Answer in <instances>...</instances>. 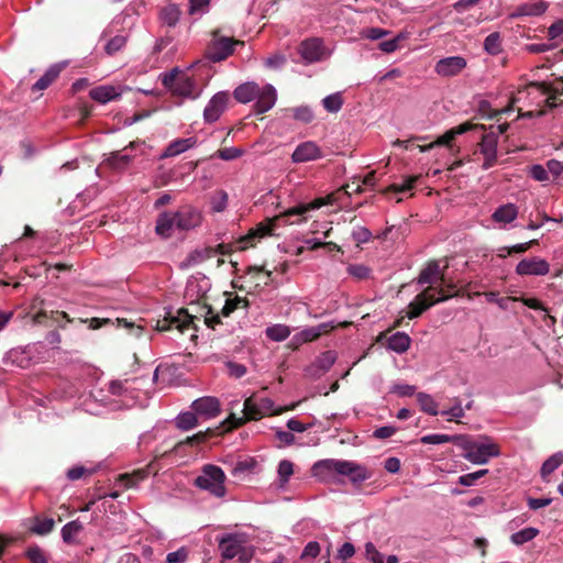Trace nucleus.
<instances>
[{"label": "nucleus", "mask_w": 563, "mask_h": 563, "mask_svg": "<svg viewBox=\"0 0 563 563\" xmlns=\"http://www.w3.org/2000/svg\"><path fill=\"white\" fill-rule=\"evenodd\" d=\"M332 202V195H329L327 197H320L316 198L314 200L306 203H299L292 208L287 209L283 213L275 216L273 218H267L260 223H257L254 228L250 229L249 232L239 238L236 241L238 249L240 251H245L249 247H252L256 244L257 241L265 236L273 235V232L275 228L277 227V223L282 220H285L286 222L288 219L292 216H301L303 217L308 212L312 210H317L328 203Z\"/></svg>", "instance_id": "nucleus-1"}, {"label": "nucleus", "mask_w": 563, "mask_h": 563, "mask_svg": "<svg viewBox=\"0 0 563 563\" xmlns=\"http://www.w3.org/2000/svg\"><path fill=\"white\" fill-rule=\"evenodd\" d=\"M312 474L323 482L333 479L336 474L349 476L353 483H361L371 477V473L358 464L332 459L314 463Z\"/></svg>", "instance_id": "nucleus-2"}, {"label": "nucleus", "mask_w": 563, "mask_h": 563, "mask_svg": "<svg viewBox=\"0 0 563 563\" xmlns=\"http://www.w3.org/2000/svg\"><path fill=\"white\" fill-rule=\"evenodd\" d=\"M159 78L163 86L174 96L197 99L201 95V89L197 86L195 79L178 68L162 74Z\"/></svg>", "instance_id": "nucleus-3"}, {"label": "nucleus", "mask_w": 563, "mask_h": 563, "mask_svg": "<svg viewBox=\"0 0 563 563\" xmlns=\"http://www.w3.org/2000/svg\"><path fill=\"white\" fill-rule=\"evenodd\" d=\"M459 445L464 451L461 455L474 464H486L490 457L500 455L499 445L488 439L485 441H474L461 435Z\"/></svg>", "instance_id": "nucleus-4"}, {"label": "nucleus", "mask_w": 563, "mask_h": 563, "mask_svg": "<svg viewBox=\"0 0 563 563\" xmlns=\"http://www.w3.org/2000/svg\"><path fill=\"white\" fill-rule=\"evenodd\" d=\"M225 474L221 467L213 464H206L201 470V475L196 477L194 484L200 489L208 490L216 497L225 495Z\"/></svg>", "instance_id": "nucleus-5"}, {"label": "nucleus", "mask_w": 563, "mask_h": 563, "mask_svg": "<svg viewBox=\"0 0 563 563\" xmlns=\"http://www.w3.org/2000/svg\"><path fill=\"white\" fill-rule=\"evenodd\" d=\"M235 45H244V42L222 36L219 30H214L212 38L206 48L205 57L213 63L222 62L234 53Z\"/></svg>", "instance_id": "nucleus-6"}, {"label": "nucleus", "mask_w": 563, "mask_h": 563, "mask_svg": "<svg viewBox=\"0 0 563 563\" xmlns=\"http://www.w3.org/2000/svg\"><path fill=\"white\" fill-rule=\"evenodd\" d=\"M197 318V316L190 314L187 309L180 308L177 310L176 316L167 312L162 320H157L156 330L163 332L170 329H177L180 333H185L190 329L197 330L194 322Z\"/></svg>", "instance_id": "nucleus-7"}, {"label": "nucleus", "mask_w": 563, "mask_h": 563, "mask_svg": "<svg viewBox=\"0 0 563 563\" xmlns=\"http://www.w3.org/2000/svg\"><path fill=\"white\" fill-rule=\"evenodd\" d=\"M258 402L255 397H249L244 401L243 406V415L242 417H236L234 413H231L229 418L225 420L228 428L225 431H231L236 429L247 421H256L263 418L262 410L257 407Z\"/></svg>", "instance_id": "nucleus-8"}, {"label": "nucleus", "mask_w": 563, "mask_h": 563, "mask_svg": "<svg viewBox=\"0 0 563 563\" xmlns=\"http://www.w3.org/2000/svg\"><path fill=\"white\" fill-rule=\"evenodd\" d=\"M435 289H437V287L429 286L423 291L418 294L408 306L407 318H409V319L418 318L430 307L438 303V300H434V290Z\"/></svg>", "instance_id": "nucleus-9"}, {"label": "nucleus", "mask_w": 563, "mask_h": 563, "mask_svg": "<svg viewBox=\"0 0 563 563\" xmlns=\"http://www.w3.org/2000/svg\"><path fill=\"white\" fill-rule=\"evenodd\" d=\"M497 145L498 135L490 131L483 134L481 142L478 143L479 153L484 157L482 168L487 170L496 165L497 163Z\"/></svg>", "instance_id": "nucleus-10"}, {"label": "nucleus", "mask_w": 563, "mask_h": 563, "mask_svg": "<svg viewBox=\"0 0 563 563\" xmlns=\"http://www.w3.org/2000/svg\"><path fill=\"white\" fill-rule=\"evenodd\" d=\"M176 229L189 231L201 224V212L191 206H184L175 212Z\"/></svg>", "instance_id": "nucleus-11"}, {"label": "nucleus", "mask_w": 563, "mask_h": 563, "mask_svg": "<svg viewBox=\"0 0 563 563\" xmlns=\"http://www.w3.org/2000/svg\"><path fill=\"white\" fill-rule=\"evenodd\" d=\"M230 95L227 91L216 93L203 110V119L207 123H213L225 111Z\"/></svg>", "instance_id": "nucleus-12"}, {"label": "nucleus", "mask_w": 563, "mask_h": 563, "mask_svg": "<svg viewBox=\"0 0 563 563\" xmlns=\"http://www.w3.org/2000/svg\"><path fill=\"white\" fill-rule=\"evenodd\" d=\"M227 428H228V424L224 420L223 422L220 423L219 427H217L214 429L208 428L205 431H199L198 433H196L191 437H187L185 440L178 441L174 445L173 451L180 452L181 448L185 445L198 446L200 444H203L212 437L223 433V432H227L225 431Z\"/></svg>", "instance_id": "nucleus-13"}, {"label": "nucleus", "mask_w": 563, "mask_h": 563, "mask_svg": "<svg viewBox=\"0 0 563 563\" xmlns=\"http://www.w3.org/2000/svg\"><path fill=\"white\" fill-rule=\"evenodd\" d=\"M191 410L196 411L201 419L209 420L220 415L221 406L218 398L205 396L191 404Z\"/></svg>", "instance_id": "nucleus-14"}, {"label": "nucleus", "mask_w": 563, "mask_h": 563, "mask_svg": "<svg viewBox=\"0 0 563 563\" xmlns=\"http://www.w3.org/2000/svg\"><path fill=\"white\" fill-rule=\"evenodd\" d=\"M390 332L391 329L380 332L377 336V341L382 342L383 340H386L387 347L389 350L397 353H405L410 347V336L405 332H396L393 335L388 336Z\"/></svg>", "instance_id": "nucleus-15"}, {"label": "nucleus", "mask_w": 563, "mask_h": 563, "mask_svg": "<svg viewBox=\"0 0 563 563\" xmlns=\"http://www.w3.org/2000/svg\"><path fill=\"white\" fill-rule=\"evenodd\" d=\"M322 157V151L312 141L300 143L294 151L291 159L294 163H306Z\"/></svg>", "instance_id": "nucleus-16"}, {"label": "nucleus", "mask_w": 563, "mask_h": 563, "mask_svg": "<svg viewBox=\"0 0 563 563\" xmlns=\"http://www.w3.org/2000/svg\"><path fill=\"white\" fill-rule=\"evenodd\" d=\"M549 271L550 266L548 262L538 257L525 258L520 261L516 267V273L518 275L543 276L547 275Z\"/></svg>", "instance_id": "nucleus-17"}, {"label": "nucleus", "mask_w": 563, "mask_h": 563, "mask_svg": "<svg viewBox=\"0 0 563 563\" xmlns=\"http://www.w3.org/2000/svg\"><path fill=\"white\" fill-rule=\"evenodd\" d=\"M254 103V111L256 114H264L269 111L276 103L277 92L272 85H266L260 88V95L256 96Z\"/></svg>", "instance_id": "nucleus-18"}, {"label": "nucleus", "mask_w": 563, "mask_h": 563, "mask_svg": "<svg viewBox=\"0 0 563 563\" xmlns=\"http://www.w3.org/2000/svg\"><path fill=\"white\" fill-rule=\"evenodd\" d=\"M466 67L465 58L451 56L440 59L435 65V71L444 77L455 76Z\"/></svg>", "instance_id": "nucleus-19"}, {"label": "nucleus", "mask_w": 563, "mask_h": 563, "mask_svg": "<svg viewBox=\"0 0 563 563\" xmlns=\"http://www.w3.org/2000/svg\"><path fill=\"white\" fill-rule=\"evenodd\" d=\"M219 550L223 559L231 560L242 551V540L238 534L223 536L219 539Z\"/></svg>", "instance_id": "nucleus-20"}, {"label": "nucleus", "mask_w": 563, "mask_h": 563, "mask_svg": "<svg viewBox=\"0 0 563 563\" xmlns=\"http://www.w3.org/2000/svg\"><path fill=\"white\" fill-rule=\"evenodd\" d=\"M439 282L445 283V274L444 271L440 269L439 263L437 261H432L424 269L421 271L418 283L435 286Z\"/></svg>", "instance_id": "nucleus-21"}, {"label": "nucleus", "mask_w": 563, "mask_h": 563, "mask_svg": "<svg viewBox=\"0 0 563 563\" xmlns=\"http://www.w3.org/2000/svg\"><path fill=\"white\" fill-rule=\"evenodd\" d=\"M299 53L306 62H317L321 58L323 53L322 43L318 38L306 40L300 44Z\"/></svg>", "instance_id": "nucleus-22"}, {"label": "nucleus", "mask_w": 563, "mask_h": 563, "mask_svg": "<svg viewBox=\"0 0 563 563\" xmlns=\"http://www.w3.org/2000/svg\"><path fill=\"white\" fill-rule=\"evenodd\" d=\"M529 86L536 88L542 95H548L545 103L549 108L552 109L563 104V99H559V96L562 95L558 86L549 85L547 82H531Z\"/></svg>", "instance_id": "nucleus-23"}, {"label": "nucleus", "mask_w": 563, "mask_h": 563, "mask_svg": "<svg viewBox=\"0 0 563 563\" xmlns=\"http://www.w3.org/2000/svg\"><path fill=\"white\" fill-rule=\"evenodd\" d=\"M176 228L175 212H163L158 214L155 231L162 238L168 239L173 235Z\"/></svg>", "instance_id": "nucleus-24"}, {"label": "nucleus", "mask_w": 563, "mask_h": 563, "mask_svg": "<svg viewBox=\"0 0 563 563\" xmlns=\"http://www.w3.org/2000/svg\"><path fill=\"white\" fill-rule=\"evenodd\" d=\"M476 128L485 129L484 125L473 124L471 122L462 123V124L446 131L443 135L439 136L434 141L435 146H438V145L450 146L451 142L455 139L456 135L463 134V133L468 132Z\"/></svg>", "instance_id": "nucleus-25"}, {"label": "nucleus", "mask_w": 563, "mask_h": 563, "mask_svg": "<svg viewBox=\"0 0 563 563\" xmlns=\"http://www.w3.org/2000/svg\"><path fill=\"white\" fill-rule=\"evenodd\" d=\"M260 95V86L255 82H244L238 86L233 91V97L238 102L247 103Z\"/></svg>", "instance_id": "nucleus-26"}, {"label": "nucleus", "mask_w": 563, "mask_h": 563, "mask_svg": "<svg viewBox=\"0 0 563 563\" xmlns=\"http://www.w3.org/2000/svg\"><path fill=\"white\" fill-rule=\"evenodd\" d=\"M89 96L95 101L104 104L111 100L117 99L120 96V92L117 91L115 87L104 85L91 89Z\"/></svg>", "instance_id": "nucleus-27"}, {"label": "nucleus", "mask_w": 563, "mask_h": 563, "mask_svg": "<svg viewBox=\"0 0 563 563\" xmlns=\"http://www.w3.org/2000/svg\"><path fill=\"white\" fill-rule=\"evenodd\" d=\"M196 144L195 137L177 139L173 141L162 154V158L173 157L184 153L185 151L194 147Z\"/></svg>", "instance_id": "nucleus-28"}, {"label": "nucleus", "mask_w": 563, "mask_h": 563, "mask_svg": "<svg viewBox=\"0 0 563 563\" xmlns=\"http://www.w3.org/2000/svg\"><path fill=\"white\" fill-rule=\"evenodd\" d=\"M180 14L181 11L178 4L168 3L159 10L158 16L163 24L174 27L178 23Z\"/></svg>", "instance_id": "nucleus-29"}, {"label": "nucleus", "mask_w": 563, "mask_h": 563, "mask_svg": "<svg viewBox=\"0 0 563 563\" xmlns=\"http://www.w3.org/2000/svg\"><path fill=\"white\" fill-rule=\"evenodd\" d=\"M434 287H437L434 290V300H438V302L459 296L456 285L451 279L445 278V283L439 282Z\"/></svg>", "instance_id": "nucleus-30"}, {"label": "nucleus", "mask_w": 563, "mask_h": 563, "mask_svg": "<svg viewBox=\"0 0 563 563\" xmlns=\"http://www.w3.org/2000/svg\"><path fill=\"white\" fill-rule=\"evenodd\" d=\"M62 68L58 65L51 66L45 74L32 86L33 91H41L49 87L59 76Z\"/></svg>", "instance_id": "nucleus-31"}, {"label": "nucleus", "mask_w": 563, "mask_h": 563, "mask_svg": "<svg viewBox=\"0 0 563 563\" xmlns=\"http://www.w3.org/2000/svg\"><path fill=\"white\" fill-rule=\"evenodd\" d=\"M54 527H55L54 519L35 516L33 518V525L29 528V530L33 534L46 536L53 531Z\"/></svg>", "instance_id": "nucleus-32"}, {"label": "nucleus", "mask_w": 563, "mask_h": 563, "mask_svg": "<svg viewBox=\"0 0 563 563\" xmlns=\"http://www.w3.org/2000/svg\"><path fill=\"white\" fill-rule=\"evenodd\" d=\"M517 207L512 203H507L496 209L493 213V219L496 222L510 223L517 218Z\"/></svg>", "instance_id": "nucleus-33"}, {"label": "nucleus", "mask_w": 563, "mask_h": 563, "mask_svg": "<svg viewBox=\"0 0 563 563\" xmlns=\"http://www.w3.org/2000/svg\"><path fill=\"white\" fill-rule=\"evenodd\" d=\"M82 530L84 526L78 519L66 523L62 529L63 541L68 544L77 542V537Z\"/></svg>", "instance_id": "nucleus-34"}, {"label": "nucleus", "mask_w": 563, "mask_h": 563, "mask_svg": "<svg viewBox=\"0 0 563 563\" xmlns=\"http://www.w3.org/2000/svg\"><path fill=\"white\" fill-rule=\"evenodd\" d=\"M199 416L196 411L181 412L176 418V427L183 431H188L196 428L199 424Z\"/></svg>", "instance_id": "nucleus-35"}, {"label": "nucleus", "mask_w": 563, "mask_h": 563, "mask_svg": "<svg viewBox=\"0 0 563 563\" xmlns=\"http://www.w3.org/2000/svg\"><path fill=\"white\" fill-rule=\"evenodd\" d=\"M325 332H328V324L322 323L318 327H311L302 330L294 339H297L299 342H312L319 339L320 335Z\"/></svg>", "instance_id": "nucleus-36"}, {"label": "nucleus", "mask_w": 563, "mask_h": 563, "mask_svg": "<svg viewBox=\"0 0 563 563\" xmlns=\"http://www.w3.org/2000/svg\"><path fill=\"white\" fill-rule=\"evenodd\" d=\"M416 398L420 409L423 412L431 416H437L439 413L438 404L434 401L431 395L420 391L416 394Z\"/></svg>", "instance_id": "nucleus-37"}, {"label": "nucleus", "mask_w": 563, "mask_h": 563, "mask_svg": "<svg viewBox=\"0 0 563 563\" xmlns=\"http://www.w3.org/2000/svg\"><path fill=\"white\" fill-rule=\"evenodd\" d=\"M563 464V452H558L551 455L541 467V476L545 479L556 468Z\"/></svg>", "instance_id": "nucleus-38"}, {"label": "nucleus", "mask_w": 563, "mask_h": 563, "mask_svg": "<svg viewBox=\"0 0 563 563\" xmlns=\"http://www.w3.org/2000/svg\"><path fill=\"white\" fill-rule=\"evenodd\" d=\"M547 4L543 1L523 3L518 8L519 15L538 16L545 12Z\"/></svg>", "instance_id": "nucleus-39"}, {"label": "nucleus", "mask_w": 563, "mask_h": 563, "mask_svg": "<svg viewBox=\"0 0 563 563\" xmlns=\"http://www.w3.org/2000/svg\"><path fill=\"white\" fill-rule=\"evenodd\" d=\"M266 336L275 342H282L290 335L289 327L285 324H274L265 331Z\"/></svg>", "instance_id": "nucleus-40"}, {"label": "nucleus", "mask_w": 563, "mask_h": 563, "mask_svg": "<svg viewBox=\"0 0 563 563\" xmlns=\"http://www.w3.org/2000/svg\"><path fill=\"white\" fill-rule=\"evenodd\" d=\"M539 534V530L537 528H525L516 533H512L510 540L516 545H521L528 541H531Z\"/></svg>", "instance_id": "nucleus-41"}, {"label": "nucleus", "mask_w": 563, "mask_h": 563, "mask_svg": "<svg viewBox=\"0 0 563 563\" xmlns=\"http://www.w3.org/2000/svg\"><path fill=\"white\" fill-rule=\"evenodd\" d=\"M461 435H448V434H428L420 439L423 444H442V443H455L459 445Z\"/></svg>", "instance_id": "nucleus-42"}, {"label": "nucleus", "mask_w": 563, "mask_h": 563, "mask_svg": "<svg viewBox=\"0 0 563 563\" xmlns=\"http://www.w3.org/2000/svg\"><path fill=\"white\" fill-rule=\"evenodd\" d=\"M148 472L144 468L134 471L132 474L125 473L120 475V481L126 488L134 487L139 482L145 479Z\"/></svg>", "instance_id": "nucleus-43"}, {"label": "nucleus", "mask_w": 563, "mask_h": 563, "mask_svg": "<svg viewBox=\"0 0 563 563\" xmlns=\"http://www.w3.org/2000/svg\"><path fill=\"white\" fill-rule=\"evenodd\" d=\"M484 48L492 55H497L501 52V38L498 32L490 33L484 41Z\"/></svg>", "instance_id": "nucleus-44"}, {"label": "nucleus", "mask_w": 563, "mask_h": 563, "mask_svg": "<svg viewBox=\"0 0 563 563\" xmlns=\"http://www.w3.org/2000/svg\"><path fill=\"white\" fill-rule=\"evenodd\" d=\"M131 159L132 157L130 155L122 154L120 151H117L112 152L107 161L112 168L122 169L130 164Z\"/></svg>", "instance_id": "nucleus-45"}, {"label": "nucleus", "mask_w": 563, "mask_h": 563, "mask_svg": "<svg viewBox=\"0 0 563 563\" xmlns=\"http://www.w3.org/2000/svg\"><path fill=\"white\" fill-rule=\"evenodd\" d=\"M420 177H421L420 175L408 176L405 179L404 184H401V185L393 184L386 189V192H396V194L406 192L413 188L415 184L420 179Z\"/></svg>", "instance_id": "nucleus-46"}, {"label": "nucleus", "mask_w": 563, "mask_h": 563, "mask_svg": "<svg viewBox=\"0 0 563 563\" xmlns=\"http://www.w3.org/2000/svg\"><path fill=\"white\" fill-rule=\"evenodd\" d=\"M47 318H51L56 322L59 321V318L66 319L67 322H73V319H70L69 316L64 311H51L48 314L46 310L38 311L34 317V321L42 323Z\"/></svg>", "instance_id": "nucleus-47"}, {"label": "nucleus", "mask_w": 563, "mask_h": 563, "mask_svg": "<svg viewBox=\"0 0 563 563\" xmlns=\"http://www.w3.org/2000/svg\"><path fill=\"white\" fill-rule=\"evenodd\" d=\"M126 44V36L124 35H115L104 46V51L108 55L112 56L119 51H121Z\"/></svg>", "instance_id": "nucleus-48"}, {"label": "nucleus", "mask_w": 563, "mask_h": 563, "mask_svg": "<svg viewBox=\"0 0 563 563\" xmlns=\"http://www.w3.org/2000/svg\"><path fill=\"white\" fill-rule=\"evenodd\" d=\"M243 303L244 307L249 306V301L246 298H241L239 296H235L232 299H227L225 303L221 310V314L223 317H229L233 311H235L239 306Z\"/></svg>", "instance_id": "nucleus-49"}, {"label": "nucleus", "mask_w": 563, "mask_h": 563, "mask_svg": "<svg viewBox=\"0 0 563 563\" xmlns=\"http://www.w3.org/2000/svg\"><path fill=\"white\" fill-rule=\"evenodd\" d=\"M322 103L327 111L334 113L342 108L343 99L340 93H333L325 97L322 100Z\"/></svg>", "instance_id": "nucleus-50"}, {"label": "nucleus", "mask_w": 563, "mask_h": 563, "mask_svg": "<svg viewBox=\"0 0 563 563\" xmlns=\"http://www.w3.org/2000/svg\"><path fill=\"white\" fill-rule=\"evenodd\" d=\"M291 111L294 119L302 123H310L314 118L312 110L307 106L294 108Z\"/></svg>", "instance_id": "nucleus-51"}, {"label": "nucleus", "mask_w": 563, "mask_h": 563, "mask_svg": "<svg viewBox=\"0 0 563 563\" xmlns=\"http://www.w3.org/2000/svg\"><path fill=\"white\" fill-rule=\"evenodd\" d=\"M202 309L205 310V323L208 328L214 329L217 324H221L220 316L213 313L210 305L203 302Z\"/></svg>", "instance_id": "nucleus-52"}, {"label": "nucleus", "mask_w": 563, "mask_h": 563, "mask_svg": "<svg viewBox=\"0 0 563 563\" xmlns=\"http://www.w3.org/2000/svg\"><path fill=\"white\" fill-rule=\"evenodd\" d=\"M488 473V470L483 468L474 473L464 474L459 477V484L463 486H473L477 479L482 478Z\"/></svg>", "instance_id": "nucleus-53"}, {"label": "nucleus", "mask_w": 563, "mask_h": 563, "mask_svg": "<svg viewBox=\"0 0 563 563\" xmlns=\"http://www.w3.org/2000/svg\"><path fill=\"white\" fill-rule=\"evenodd\" d=\"M294 473V464L288 460H283L278 465V476L280 478L282 484H285L289 481L290 476Z\"/></svg>", "instance_id": "nucleus-54"}, {"label": "nucleus", "mask_w": 563, "mask_h": 563, "mask_svg": "<svg viewBox=\"0 0 563 563\" xmlns=\"http://www.w3.org/2000/svg\"><path fill=\"white\" fill-rule=\"evenodd\" d=\"M243 151L238 147H223L218 150L217 156L223 161H232L242 156Z\"/></svg>", "instance_id": "nucleus-55"}, {"label": "nucleus", "mask_w": 563, "mask_h": 563, "mask_svg": "<svg viewBox=\"0 0 563 563\" xmlns=\"http://www.w3.org/2000/svg\"><path fill=\"white\" fill-rule=\"evenodd\" d=\"M257 407L260 408V410H262V416L265 417V416H269V415H279L282 413L284 410L283 409H279V410H273V406H274V402L269 399V398H260L257 399Z\"/></svg>", "instance_id": "nucleus-56"}, {"label": "nucleus", "mask_w": 563, "mask_h": 563, "mask_svg": "<svg viewBox=\"0 0 563 563\" xmlns=\"http://www.w3.org/2000/svg\"><path fill=\"white\" fill-rule=\"evenodd\" d=\"M353 240L356 242V245L360 246L363 243H367L372 239V232L365 228L361 227L352 233Z\"/></svg>", "instance_id": "nucleus-57"}, {"label": "nucleus", "mask_w": 563, "mask_h": 563, "mask_svg": "<svg viewBox=\"0 0 563 563\" xmlns=\"http://www.w3.org/2000/svg\"><path fill=\"white\" fill-rule=\"evenodd\" d=\"M287 62V58L283 54H274L265 59V66L271 69H279Z\"/></svg>", "instance_id": "nucleus-58"}, {"label": "nucleus", "mask_w": 563, "mask_h": 563, "mask_svg": "<svg viewBox=\"0 0 563 563\" xmlns=\"http://www.w3.org/2000/svg\"><path fill=\"white\" fill-rule=\"evenodd\" d=\"M530 176L537 181H547L549 180V172L548 168L542 165H533L530 168Z\"/></svg>", "instance_id": "nucleus-59"}, {"label": "nucleus", "mask_w": 563, "mask_h": 563, "mask_svg": "<svg viewBox=\"0 0 563 563\" xmlns=\"http://www.w3.org/2000/svg\"><path fill=\"white\" fill-rule=\"evenodd\" d=\"M188 558V551L186 548H180L175 552H170L166 556L167 563H184Z\"/></svg>", "instance_id": "nucleus-60"}, {"label": "nucleus", "mask_w": 563, "mask_h": 563, "mask_svg": "<svg viewBox=\"0 0 563 563\" xmlns=\"http://www.w3.org/2000/svg\"><path fill=\"white\" fill-rule=\"evenodd\" d=\"M335 362V356L332 351H327L318 358V366L322 371H328Z\"/></svg>", "instance_id": "nucleus-61"}, {"label": "nucleus", "mask_w": 563, "mask_h": 563, "mask_svg": "<svg viewBox=\"0 0 563 563\" xmlns=\"http://www.w3.org/2000/svg\"><path fill=\"white\" fill-rule=\"evenodd\" d=\"M26 556L31 563H47L43 551L38 547L29 548Z\"/></svg>", "instance_id": "nucleus-62"}, {"label": "nucleus", "mask_w": 563, "mask_h": 563, "mask_svg": "<svg viewBox=\"0 0 563 563\" xmlns=\"http://www.w3.org/2000/svg\"><path fill=\"white\" fill-rule=\"evenodd\" d=\"M347 271L352 276H354L358 279L367 278L371 273V269L368 267H366L364 265H360V264L350 265Z\"/></svg>", "instance_id": "nucleus-63"}, {"label": "nucleus", "mask_w": 563, "mask_h": 563, "mask_svg": "<svg viewBox=\"0 0 563 563\" xmlns=\"http://www.w3.org/2000/svg\"><path fill=\"white\" fill-rule=\"evenodd\" d=\"M365 551L367 559L371 560L373 563H384L383 554L377 551L373 543H366Z\"/></svg>", "instance_id": "nucleus-64"}]
</instances>
